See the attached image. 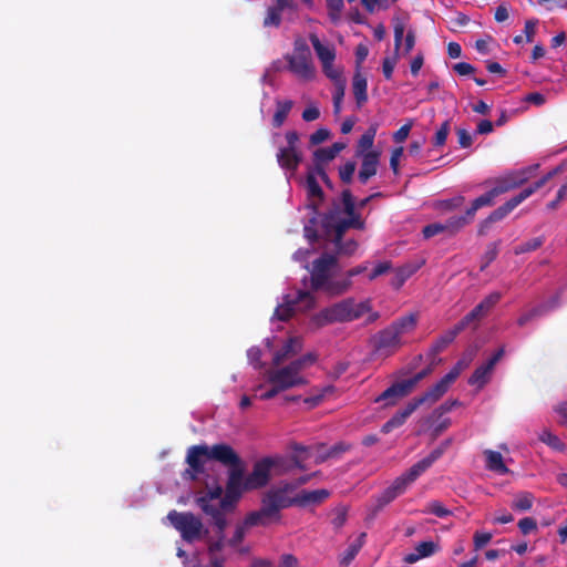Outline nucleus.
<instances>
[{
    "instance_id": "obj_1",
    "label": "nucleus",
    "mask_w": 567,
    "mask_h": 567,
    "mask_svg": "<svg viewBox=\"0 0 567 567\" xmlns=\"http://www.w3.org/2000/svg\"><path fill=\"white\" fill-rule=\"evenodd\" d=\"M227 482L220 506L224 509H234L244 492L260 489L271 480L274 461L266 456L257 461L251 472L245 477V464L238 455L237 462L227 464Z\"/></svg>"
},
{
    "instance_id": "obj_2",
    "label": "nucleus",
    "mask_w": 567,
    "mask_h": 567,
    "mask_svg": "<svg viewBox=\"0 0 567 567\" xmlns=\"http://www.w3.org/2000/svg\"><path fill=\"white\" fill-rule=\"evenodd\" d=\"M204 457L227 466L229 463L237 462L238 453L226 443L214 444L210 447L205 444L192 445L187 450L186 455V463L189 465V468L185 470L183 476L195 480L198 474L204 473Z\"/></svg>"
},
{
    "instance_id": "obj_3",
    "label": "nucleus",
    "mask_w": 567,
    "mask_h": 567,
    "mask_svg": "<svg viewBox=\"0 0 567 567\" xmlns=\"http://www.w3.org/2000/svg\"><path fill=\"white\" fill-rule=\"evenodd\" d=\"M338 258L331 254H322L312 262L310 274L311 289L324 291L330 296H339L348 291L351 287L349 279L334 280L332 269L337 266Z\"/></svg>"
},
{
    "instance_id": "obj_4",
    "label": "nucleus",
    "mask_w": 567,
    "mask_h": 567,
    "mask_svg": "<svg viewBox=\"0 0 567 567\" xmlns=\"http://www.w3.org/2000/svg\"><path fill=\"white\" fill-rule=\"evenodd\" d=\"M368 311L367 302H355L348 298L322 309L316 315L315 321L320 327L332 322H348L361 318Z\"/></svg>"
},
{
    "instance_id": "obj_5",
    "label": "nucleus",
    "mask_w": 567,
    "mask_h": 567,
    "mask_svg": "<svg viewBox=\"0 0 567 567\" xmlns=\"http://www.w3.org/2000/svg\"><path fill=\"white\" fill-rule=\"evenodd\" d=\"M223 498V487L217 484L207 492L200 493L195 499L197 506L203 511V513L212 517L213 524L217 528V535H225V529L227 527L225 513L233 511L224 509L220 506V501Z\"/></svg>"
},
{
    "instance_id": "obj_6",
    "label": "nucleus",
    "mask_w": 567,
    "mask_h": 567,
    "mask_svg": "<svg viewBox=\"0 0 567 567\" xmlns=\"http://www.w3.org/2000/svg\"><path fill=\"white\" fill-rule=\"evenodd\" d=\"M563 172L561 166H557L550 172H548L546 175H544L540 179L535 182L533 185L524 188L520 193L512 197L509 200H507L504 205L496 208L494 212L489 214L488 221L491 224H494L496 221L502 220L505 218L514 208H516L520 203H523L525 199H527L530 195H533L537 189L542 188L549 179H551L554 176Z\"/></svg>"
},
{
    "instance_id": "obj_7",
    "label": "nucleus",
    "mask_w": 567,
    "mask_h": 567,
    "mask_svg": "<svg viewBox=\"0 0 567 567\" xmlns=\"http://www.w3.org/2000/svg\"><path fill=\"white\" fill-rule=\"evenodd\" d=\"M563 172L561 166H557L550 172H548L546 175H544L540 179L535 182L533 185L524 188L520 193L512 197L509 200H507L504 205L496 208L494 212L489 214L488 221L491 224H494L496 221L502 220L505 218L514 208H516L520 203H523L525 199H527L530 195H533L537 189L542 188L549 179H551L554 176Z\"/></svg>"
},
{
    "instance_id": "obj_8",
    "label": "nucleus",
    "mask_w": 567,
    "mask_h": 567,
    "mask_svg": "<svg viewBox=\"0 0 567 567\" xmlns=\"http://www.w3.org/2000/svg\"><path fill=\"white\" fill-rule=\"evenodd\" d=\"M288 69L302 80H311L315 76V68L311 61V51L307 42L298 38L293 43V51L286 55Z\"/></svg>"
},
{
    "instance_id": "obj_9",
    "label": "nucleus",
    "mask_w": 567,
    "mask_h": 567,
    "mask_svg": "<svg viewBox=\"0 0 567 567\" xmlns=\"http://www.w3.org/2000/svg\"><path fill=\"white\" fill-rule=\"evenodd\" d=\"M296 489V485H290V482H281L279 485L269 488L261 498V504L275 517V520L280 518V511L295 506L293 496H289Z\"/></svg>"
},
{
    "instance_id": "obj_10",
    "label": "nucleus",
    "mask_w": 567,
    "mask_h": 567,
    "mask_svg": "<svg viewBox=\"0 0 567 567\" xmlns=\"http://www.w3.org/2000/svg\"><path fill=\"white\" fill-rule=\"evenodd\" d=\"M167 519L174 528L181 533V536L185 542L192 543L200 538L203 523L193 513L177 512L173 509L168 513Z\"/></svg>"
},
{
    "instance_id": "obj_11",
    "label": "nucleus",
    "mask_w": 567,
    "mask_h": 567,
    "mask_svg": "<svg viewBox=\"0 0 567 567\" xmlns=\"http://www.w3.org/2000/svg\"><path fill=\"white\" fill-rule=\"evenodd\" d=\"M285 137L287 145L278 150L276 157L282 169L293 174L302 161V153L298 147L300 137L297 131L286 132Z\"/></svg>"
},
{
    "instance_id": "obj_12",
    "label": "nucleus",
    "mask_w": 567,
    "mask_h": 567,
    "mask_svg": "<svg viewBox=\"0 0 567 567\" xmlns=\"http://www.w3.org/2000/svg\"><path fill=\"white\" fill-rule=\"evenodd\" d=\"M315 305V298L309 291H297L295 298L287 296L285 302L279 305L275 310V317L280 321L289 320L297 308L307 310L312 308Z\"/></svg>"
},
{
    "instance_id": "obj_13",
    "label": "nucleus",
    "mask_w": 567,
    "mask_h": 567,
    "mask_svg": "<svg viewBox=\"0 0 567 567\" xmlns=\"http://www.w3.org/2000/svg\"><path fill=\"white\" fill-rule=\"evenodd\" d=\"M406 19H398L394 24L395 59L406 56L415 45V30Z\"/></svg>"
},
{
    "instance_id": "obj_14",
    "label": "nucleus",
    "mask_w": 567,
    "mask_h": 567,
    "mask_svg": "<svg viewBox=\"0 0 567 567\" xmlns=\"http://www.w3.org/2000/svg\"><path fill=\"white\" fill-rule=\"evenodd\" d=\"M300 2L308 9L315 7V0H300ZM298 4L295 0H274V4L267 9L264 19V27L278 28L281 23V13L284 11L297 12Z\"/></svg>"
},
{
    "instance_id": "obj_15",
    "label": "nucleus",
    "mask_w": 567,
    "mask_h": 567,
    "mask_svg": "<svg viewBox=\"0 0 567 567\" xmlns=\"http://www.w3.org/2000/svg\"><path fill=\"white\" fill-rule=\"evenodd\" d=\"M268 382L278 385L281 391L307 383L306 379L293 371L289 365L270 371L268 373Z\"/></svg>"
},
{
    "instance_id": "obj_16",
    "label": "nucleus",
    "mask_w": 567,
    "mask_h": 567,
    "mask_svg": "<svg viewBox=\"0 0 567 567\" xmlns=\"http://www.w3.org/2000/svg\"><path fill=\"white\" fill-rule=\"evenodd\" d=\"M416 322L417 316L409 313L399 318L392 324V352L408 342L405 336L415 329Z\"/></svg>"
},
{
    "instance_id": "obj_17",
    "label": "nucleus",
    "mask_w": 567,
    "mask_h": 567,
    "mask_svg": "<svg viewBox=\"0 0 567 567\" xmlns=\"http://www.w3.org/2000/svg\"><path fill=\"white\" fill-rule=\"evenodd\" d=\"M334 214H336V212L331 210L326 215L324 226L327 228H329V227L333 228L334 236H337L338 243L343 238L344 233L349 228H357V229L363 228V221L355 214H353L352 216H349L348 218H343V219H340L337 221H334Z\"/></svg>"
},
{
    "instance_id": "obj_18",
    "label": "nucleus",
    "mask_w": 567,
    "mask_h": 567,
    "mask_svg": "<svg viewBox=\"0 0 567 567\" xmlns=\"http://www.w3.org/2000/svg\"><path fill=\"white\" fill-rule=\"evenodd\" d=\"M503 355L504 349L501 348L486 363L475 369L468 379V383L471 385H476L478 389H482L489 381L495 364L502 359Z\"/></svg>"
},
{
    "instance_id": "obj_19",
    "label": "nucleus",
    "mask_w": 567,
    "mask_h": 567,
    "mask_svg": "<svg viewBox=\"0 0 567 567\" xmlns=\"http://www.w3.org/2000/svg\"><path fill=\"white\" fill-rule=\"evenodd\" d=\"M528 179L526 171L513 172L503 177L495 179L492 187L496 196L507 193L523 185Z\"/></svg>"
},
{
    "instance_id": "obj_20",
    "label": "nucleus",
    "mask_w": 567,
    "mask_h": 567,
    "mask_svg": "<svg viewBox=\"0 0 567 567\" xmlns=\"http://www.w3.org/2000/svg\"><path fill=\"white\" fill-rule=\"evenodd\" d=\"M502 293L494 291L486 296L472 311H470L463 319L470 326L474 321H480L484 318L501 300Z\"/></svg>"
},
{
    "instance_id": "obj_21",
    "label": "nucleus",
    "mask_w": 567,
    "mask_h": 567,
    "mask_svg": "<svg viewBox=\"0 0 567 567\" xmlns=\"http://www.w3.org/2000/svg\"><path fill=\"white\" fill-rule=\"evenodd\" d=\"M330 496V491L326 488H319L313 491L301 489L293 496L295 506L309 507L322 504Z\"/></svg>"
},
{
    "instance_id": "obj_22",
    "label": "nucleus",
    "mask_w": 567,
    "mask_h": 567,
    "mask_svg": "<svg viewBox=\"0 0 567 567\" xmlns=\"http://www.w3.org/2000/svg\"><path fill=\"white\" fill-rule=\"evenodd\" d=\"M424 264L423 259H415L392 270V288L399 289L412 277Z\"/></svg>"
},
{
    "instance_id": "obj_23",
    "label": "nucleus",
    "mask_w": 567,
    "mask_h": 567,
    "mask_svg": "<svg viewBox=\"0 0 567 567\" xmlns=\"http://www.w3.org/2000/svg\"><path fill=\"white\" fill-rule=\"evenodd\" d=\"M369 262H364L362 265H359L357 267L351 268L346 272V278L351 281L352 277L367 274V277L370 281L374 280L381 275H385L390 271V262L383 261L375 265L372 269H369Z\"/></svg>"
},
{
    "instance_id": "obj_24",
    "label": "nucleus",
    "mask_w": 567,
    "mask_h": 567,
    "mask_svg": "<svg viewBox=\"0 0 567 567\" xmlns=\"http://www.w3.org/2000/svg\"><path fill=\"white\" fill-rule=\"evenodd\" d=\"M302 339L300 337H290L285 344L278 350L272 358L275 367L280 365L284 361L298 354L302 350Z\"/></svg>"
},
{
    "instance_id": "obj_25",
    "label": "nucleus",
    "mask_w": 567,
    "mask_h": 567,
    "mask_svg": "<svg viewBox=\"0 0 567 567\" xmlns=\"http://www.w3.org/2000/svg\"><path fill=\"white\" fill-rule=\"evenodd\" d=\"M309 39L318 59L322 63L323 72L328 76H332L331 74L328 73V68L332 66V63L336 59L334 50L328 45L322 44L320 39L315 33H311L309 35Z\"/></svg>"
},
{
    "instance_id": "obj_26",
    "label": "nucleus",
    "mask_w": 567,
    "mask_h": 567,
    "mask_svg": "<svg viewBox=\"0 0 567 567\" xmlns=\"http://www.w3.org/2000/svg\"><path fill=\"white\" fill-rule=\"evenodd\" d=\"M274 461L272 471L276 474H285L290 472L292 468L306 470L305 461L307 456L291 455L290 458L284 456H270Z\"/></svg>"
},
{
    "instance_id": "obj_27",
    "label": "nucleus",
    "mask_w": 567,
    "mask_h": 567,
    "mask_svg": "<svg viewBox=\"0 0 567 567\" xmlns=\"http://www.w3.org/2000/svg\"><path fill=\"white\" fill-rule=\"evenodd\" d=\"M468 324L462 319L452 329L445 331L431 347V354L435 357L451 344L456 336L463 331Z\"/></svg>"
},
{
    "instance_id": "obj_28",
    "label": "nucleus",
    "mask_w": 567,
    "mask_h": 567,
    "mask_svg": "<svg viewBox=\"0 0 567 567\" xmlns=\"http://www.w3.org/2000/svg\"><path fill=\"white\" fill-rule=\"evenodd\" d=\"M558 299H559V297L555 296L551 300H549L545 303L538 305V306L532 308L530 310L524 312L517 319V324L519 327H524L532 320L543 317L544 315H546L547 312H549L550 310L555 309L558 306Z\"/></svg>"
},
{
    "instance_id": "obj_29",
    "label": "nucleus",
    "mask_w": 567,
    "mask_h": 567,
    "mask_svg": "<svg viewBox=\"0 0 567 567\" xmlns=\"http://www.w3.org/2000/svg\"><path fill=\"white\" fill-rule=\"evenodd\" d=\"M361 156L362 164L358 177L362 184H365L372 176L377 174L379 153L370 151Z\"/></svg>"
},
{
    "instance_id": "obj_30",
    "label": "nucleus",
    "mask_w": 567,
    "mask_h": 567,
    "mask_svg": "<svg viewBox=\"0 0 567 567\" xmlns=\"http://www.w3.org/2000/svg\"><path fill=\"white\" fill-rule=\"evenodd\" d=\"M439 549V545L432 540L422 542L415 548L414 551L408 554L404 557L406 564H414L421 558L430 557L434 555Z\"/></svg>"
},
{
    "instance_id": "obj_31",
    "label": "nucleus",
    "mask_w": 567,
    "mask_h": 567,
    "mask_svg": "<svg viewBox=\"0 0 567 567\" xmlns=\"http://www.w3.org/2000/svg\"><path fill=\"white\" fill-rule=\"evenodd\" d=\"M447 390L449 388L440 380L422 395L414 398V400L419 406L422 404L432 405L437 402L447 392Z\"/></svg>"
},
{
    "instance_id": "obj_32",
    "label": "nucleus",
    "mask_w": 567,
    "mask_h": 567,
    "mask_svg": "<svg viewBox=\"0 0 567 567\" xmlns=\"http://www.w3.org/2000/svg\"><path fill=\"white\" fill-rule=\"evenodd\" d=\"M422 473L421 472H414V465L406 471L403 475L395 478V481L392 483V498L396 497L398 495L402 494L405 488L413 483Z\"/></svg>"
},
{
    "instance_id": "obj_33",
    "label": "nucleus",
    "mask_w": 567,
    "mask_h": 567,
    "mask_svg": "<svg viewBox=\"0 0 567 567\" xmlns=\"http://www.w3.org/2000/svg\"><path fill=\"white\" fill-rule=\"evenodd\" d=\"M270 520H275V517L270 514V512L266 508L264 504L258 511L250 512L244 519V523L248 527L254 526H266Z\"/></svg>"
},
{
    "instance_id": "obj_34",
    "label": "nucleus",
    "mask_w": 567,
    "mask_h": 567,
    "mask_svg": "<svg viewBox=\"0 0 567 567\" xmlns=\"http://www.w3.org/2000/svg\"><path fill=\"white\" fill-rule=\"evenodd\" d=\"M486 456V467L487 470L495 472L497 474L504 475L509 472L503 461V456L499 452L487 450L484 452Z\"/></svg>"
},
{
    "instance_id": "obj_35",
    "label": "nucleus",
    "mask_w": 567,
    "mask_h": 567,
    "mask_svg": "<svg viewBox=\"0 0 567 567\" xmlns=\"http://www.w3.org/2000/svg\"><path fill=\"white\" fill-rule=\"evenodd\" d=\"M367 86V79L357 72L352 80V91L358 106H361L368 100Z\"/></svg>"
},
{
    "instance_id": "obj_36",
    "label": "nucleus",
    "mask_w": 567,
    "mask_h": 567,
    "mask_svg": "<svg viewBox=\"0 0 567 567\" xmlns=\"http://www.w3.org/2000/svg\"><path fill=\"white\" fill-rule=\"evenodd\" d=\"M293 106V102L291 100H277L276 101V112L272 117L274 127H280L285 123L288 117L291 109Z\"/></svg>"
},
{
    "instance_id": "obj_37",
    "label": "nucleus",
    "mask_w": 567,
    "mask_h": 567,
    "mask_svg": "<svg viewBox=\"0 0 567 567\" xmlns=\"http://www.w3.org/2000/svg\"><path fill=\"white\" fill-rule=\"evenodd\" d=\"M497 196L495 195V193L493 192V189L491 188L487 193L481 195L480 197L475 198L473 202H472V205L470 208H467V215L474 219L475 217V214L476 212L482 208V207H486V206H492L494 204V199L496 198Z\"/></svg>"
},
{
    "instance_id": "obj_38",
    "label": "nucleus",
    "mask_w": 567,
    "mask_h": 567,
    "mask_svg": "<svg viewBox=\"0 0 567 567\" xmlns=\"http://www.w3.org/2000/svg\"><path fill=\"white\" fill-rule=\"evenodd\" d=\"M472 221H473V219L467 215V210H466L464 215L452 216L443 224L446 229V234L453 235Z\"/></svg>"
},
{
    "instance_id": "obj_39",
    "label": "nucleus",
    "mask_w": 567,
    "mask_h": 567,
    "mask_svg": "<svg viewBox=\"0 0 567 567\" xmlns=\"http://www.w3.org/2000/svg\"><path fill=\"white\" fill-rule=\"evenodd\" d=\"M375 128L369 127L359 138L357 144L355 154L357 156H361L373 146L374 137H375Z\"/></svg>"
},
{
    "instance_id": "obj_40",
    "label": "nucleus",
    "mask_w": 567,
    "mask_h": 567,
    "mask_svg": "<svg viewBox=\"0 0 567 567\" xmlns=\"http://www.w3.org/2000/svg\"><path fill=\"white\" fill-rule=\"evenodd\" d=\"M534 502V496L529 492L518 493L511 507L515 511L525 512L532 508Z\"/></svg>"
},
{
    "instance_id": "obj_41",
    "label": "nucleus",
    "mask_w": 567,
    "mask_h": 567,
    "mask_svg": "<svg viewBox=\"0 0 567 567\" xmlns=\"http://www.w3.org/2000/svg\"><path fill=\"white\" fill-rule=\"evenodd\" d=\"M351 444L346 442H338L330 449H328L324 453L320 454L317 458V463L324 462L327 458L337 457L342 453H346L351 450Z\"/></svg>"
},
{
    "instance_id": "obj_42",
    "label": "nucleus",
    "mask_w": 567,
    "mask_h": 567,
    "mask_svg": "<svg viewBox=\"0 0 567 567\" xmlns=\"http://www.w3.org/2000/svg\"><path fill=\"white\" fill-rule=\"evenodd\" d=\"M417 408V403L412 399L403 410L398 411L396 414L392 416V427L402 425Z\"/></svg>"
},
{
    "instance_id": "obj_43",
    "label": "nucleus",
    "mask_w": 567,
    "mask_h": 567,
    "mask_svg": "<svg viewBox=\"0 0 567 567\" xmlns=\"http://www.w3.org/2000/svg\"><path fill=\"white\" fill-rule=\"evenodd\" d=\"M416 384L413 378L392 383V396H404L409 394Z\"/></svg>"
},
{
    "instance_id": "obj_44",
    "label": "nucleus",
    "mask_w": 567,
    "mask_h": 567,
    "mask_svg": "<svg viewBox=\"0 0 567 567\" xmlns=\"http://www.w3.org/2000/svg\"><path fill=\"white\" fill-rule=\"evenodd\" d=\"M317 361V355L315 353H307L293 361H291L288 365L296 371L298 374H300V371H302L305 368L313 364Z\"/></svg>"
},
{
    "instance_id": "obj_45",
    "label": "nucleus",
    "mask_w": 567,
    "mask_h": 567,
    "mask_svg": "<svg viewBox=\"0 0 567 567\" xmlns=\"http://www.w3.org/2000/svg\"><path fill=\"white\" fill-rule=\"evenodd\" d=\"M443 454V449L432 451L426 457L414 464V472L423 473Z\"/></svg>"
},
{
    "instance_id": "obj_46",
    "label": "nucleus",
    "mask_w": 567,
    "mask_h": 567,
    "mask_svg": "<svg viewBox=\"0 0 567 567\" xmlns=\"http://www.w3.org/2000/svg\"><path fill=\"white\" fill-rule=\"evenodd\" d=\"M308 194L310 197H317L319 199H322L323 192L317 181V176L313 174V172H309L306 179Z\"/></svg>"
},
{
    "instance_id": "obj_47",
    "label": "nucleus",
    "mask_w": 567,
    "mask_h": 567,
    "mask_svg": "<svg viewBox=\"0 0 567 567\" xmlns=\"http://www.w3.org/2000/svg\"><path fill=\"white\" fill-rule=\"evenodd\" d=\"M334 158L336 155L333 154L330 147L318 148L313 153L315 167H317V165L323 166L324 164L331 162Z\"/></svg>"
},
{
    "instance_id": "obj_48",
    "label": "nucleus",
    "mask_w": 567,
    "mask_h": 567,
    "mask_svg": "<svg viewBox=\"0 0 567 567\" xmlns=\"http://www.w3.org/2000/svg\"><path fill=\"white\" fill-rule=\"evenodd\" d=\"M544 244V239L542 237L533 238L526 243H523L514 248L515 255H520L529 251H534L538 249Z\"/></svg>"
},
{
    "instance_id": "obj_49",
    "label": "nucleus",
    "mask_w": 567,
    "mask_h": 567,
    "mask_svg": "<svg viewBox=\"0 0 567 567\" xmlns=\"http://www.w3.org/2000/svg\"><path fill=\"white\" fill-rule=\"evenodd\" d=\"M450 131H451V125H450V121H445L441 126L440 128L436 131L434 137H433V146L434 147H442L445 142H446V138L450 134Z\"/></svg>"
},
{
    "instance_id": "obj_50",
    "label": "nucleus",
    "mask_w": 567,
    "mask_h": 567,
    "mask_svg": "<svg viewBox=\"0 0 567 567\" xmlns=\"http://www.w3.org/2000/svg\"><path fill=\"white\" fill-rule=\"evenodd\" d=\"M498 255V243H491L482 257L481 270H485Z\"/></svg>"
},
{
    "instance_id": "obj_51",
    "label": "nucleus",
    "mask_w": 567,
    "mask_h": 567,
    "mask_svg": "<svg viewBox=\"0 0 567 567\" xmlns=\"http://www.w3.org/2000/svg\"><path fill=\"white\" fill-rule=\"evenodd\" d=\"M360 551V543H352L340 557V565L348 567Z\"/></svg>"
},
{
    "instance_id": "obj_52",
    "label": "nucleus",
    "mask_w": 567,
    "mask_h": 567,
    "mask_svg": "<svg viewBox=\"0 0 567 567\" xmlns=\"http://www.w3.org/2000/svg\"><path fill=\"white\" fill-rule=\"evenodd\" d=\"M328 14L331 21L336 22L340 19L343 9V0H326Z\"/></svg>"
},
{
    "instance_id": "obj_53",
    "label": "nucleus",
    "mask_w": 567,
    "mask_h": 567,
    "mask_svg": "<svg viewBox=\"0 0 567 567\" xmlns=\"http://www.w3.org/2000/svg\"><path fill=\"white\" fill-rule=\"evenodd\" d=\"M465 198L463 196H456L446 200H442L437 204V208L442 210H455L463 206Z\"/></svg>"
},
{
    "instance_id": "obj_54",
    "label": "nucleus",
    "mask_w": 567,
    "mask_h": 567,
    "mask_svg": "<svg viewBox=\"0 0 567 567\" xmlns=\"http://www.w3.org/2000/svg\"><path fill=\"white\" fill-rule=\"evenodd\" d=\"M333 243L337 247V250L339 254H343V255H353L354 251L357 250L358 248V244L355 240H348L346 243L342 241V239L338 243L337 241V236H334V239H333Z\"/></svg>"
},
{
    "instance_id": "obj_55",
    "label": "nucleus",
    "mask_w": 567,
    "mask_h": 567,
    "mask_svg": "<svg viewBox=\"0 0 567 567\" xmlns=\"http://www.w3.org/2000/svg\"><path fill=\"white\" fill-rule=\"evenodd\" d=\"M539 440L556 450H563V447H564V444L558 439V436H556L555 434H553L551 432H549L547 430H544L540 433Z\"/></svg>"
},
{
    "instance_id": "obj_56",
    "label": "nucleus",
    "mask_w": 567,
    "mask_h": 567,
    "mask_svg": "<svg viewBox=\"0 0 567 567\" xmlns=\"http://www.w3.org/2000/svg\"><path fill=\"white\" fill-rule=\"evenodd\" d=\"M248 526L243 522L236 526L235 533L231 538L228 539L227 544L230 547H237L246 536V529Z\"/></svg>"
},
{
    "instance_id": "obj_57",
    "label": "nucleus",
    "mask_w": 567,
    "mask_h": 567,
    "mask_svg": "<svg viewBox=\"0 0 567 567\" xmlns=\"http://www.w3.org/2000/svg\"><path fill=\"white\" fill-rule=\"evenodd\" d=\"M355 166L357 165L354 162L349 161L343 166L340 167L339 176L344 184L351 183L352 176L355 172Z\"/></svg>"
},
{
    "instance_id": "obj_58",
    "label": "nucleus",
    "mask_w": 567,
    "mask_h": 567,
    "mask_svg": "<svg viewBox=\"0 0 567 567\" xmlns=\"http://www.w3.org/2000/svg\"><path fill=\"white\" fill-rule=\"evenodd\" d=\"M425 512L431 513L437 517H446L451 514V511H449L446 507L443 506V504L439 501L431 502L427 506Z\"/></svg>"
},
{
    "instance_id": "obj_59",
    "label": "nucleus",
    "mask_w": 567,
    "mask_h": 567,
    "mask_svg": "<svg viewBox=\"0 0 567 567\" xmlns=\"http://www.w3.org/2000/svg\"><path fill=\"white\" fill-rule=\"evenodd\" d=\"M475 348H468L464 351L460 360L455 363L462 371L467 369L476 355Z\"/></svg>"
},
{
    "instance_id": "obj_60",
    "label": "nucleus",
    "mask_w": 567,
    "mask_h": 567,
    "mask_svg": "<svg viewBox=\"0 0 567 567\" xmlns=\"http://www.w3.org/2000/svg\"><path fill=\"white\" fill-rule=\"evenodd\" d=\"M348 516V509L344 506L337 507L334 511V517L332 519V525L336 529L341 528L346 522Z\"/></svg>"
},
{
    "instance_id": "obj_61",
    "label": "nucleus",
    "mask_w": 567,
    "mask_h": 567,
    "mask_svg": "<svg viewBox=\"0 0 567 567\" xmlns=\"http://www.w3.org/2000/svg\"><path fill=\"white\" fill-rule=\"evenodd\" d=\"M422 233L425 238H431L437 234L446 233V229H445L443 223H433V224L426 225L423 228Z\"/></svg>"
},
{
    "instance_id": "obj_62",
    "label": "nucleus",
    "mask_w": 567,
    "mask_h": 567,
    "mask_svg": "<svg viewBox=\"0 0 567 567\" xmlns=\"http://www.w3.org/2000/svg\"><path fill=\"white\" fill-rule=\"evenodd\" d=\"M342 203H343V206H344V213L348 215V216H352L354 214V200H353V196L351 194V192L349 189H344L342 192Z\"/></svg>"
},
{
    "instance_id": "obj_63",
    "label": "nucleus",
    "mask_w": 567,
    "mask_h": 567,
    "mask_svg": "<svg viewBox=\"0 0 567 567\" xmlns=\"http://www.w3.org/2000/svg\"><path fill=\"white\" fill-rule=\"evenodd\" d=\"M518 527L524 535L537 529V523L533 517H524L518 522Z\"/></svg>"
},
{
    "instance_id": "obj_64",
    "label": "nucleus",
    "mask_w": 567,
    "mask_h": 567,
    "mask_svg": "<svg viewBox=\"0 0 567 567\" xmlns=\"http://www.w3.org/2000/svg\"><path fill=\"white\" fill-rule=\"evenodd\" d=\"M329 137L330 131L328 128L321 127L310 135V143L312 145H318L327 141Z\"/></svg>"
}]
</instances>
